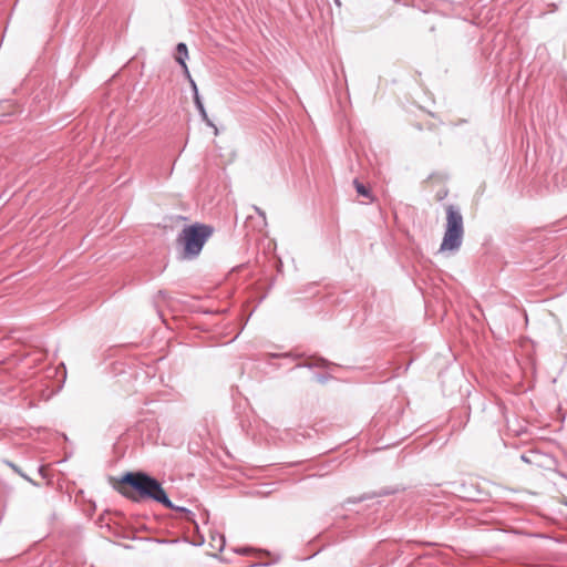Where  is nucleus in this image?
Segmentation results:
<instances>
[{"label": "nucleus", "instance_id": "nucleus-1", "mask_svg": "<svg viewBox=\"0 0 567 567\" xmlns=\"http://www.w3.org/2000/svg\"><path fill=\"white\" fill-rule=\"evenodd\" d=\"M118 492L132 499L133 502H141L143 499H152L165 506L166 508L174 509L185 514V517L190 520L193 513L186 507L174 505L161 483L154 477L143 472H127L120 480Z\"/></svg>", "mask_w": 567, "mask_h": 567}, {"label": "nucleus", "instance_id": "nucleus-2", "mask_svg": "<svg viewBox=\"0 0 567 567\" xmlns=\"http://www.w3.org/2000/svg\"><path fill=\"white\" fill-rule=\"evenodd\" d=\"M212 234L213 228L204 224L196 223L184 227L176 238V244L182 247V258L188 260L196 258Z\"/></svg>", "mask_w": 567, "mask_h": 567}, {"label": "nucleus", "instance_id": "nucleus-3", "mask_svg": "<svg viewBox=\"0 0 567 567\" xmlns=\"http://www.w3.org/2000/svg\"><path fill=\"white\" fill-rule=\"evenodd\" d=\"M446 226L440 251H457L463 243V216L454 205L446 206Z\"/></svg>", "mask_w": 567, "mask_h": 567}, {"label": "nucleus", "instance_id": "nucleus-4", "mask_svg": "<svg viewBox=\"0 0 567 567\" xmlns=\"http://www.w3.org/2000/svg\"><path fill=\"white\" fill-rule=\"evenodd\" d=\"M176 62L181 64V66H185L186 60L188 59L187 45L183 42L178 43L176 47Z\"/></svg>", "mask_w": 567, "mask_h": 567}, {"label": "nucleus", "instance_id": "nucleus-5", "mask_svg": "<svg viewBox=\"0 0 567 567\" xmlns=\"http://www.w3.org/2000/svg\"><path fill=\"white\" fill-rule=\"evenodd\" d=\"M194 103L196 105V109L198 110L203 121L208 125V126H214V123L209 120L208 115H207V112L205 110V106L202 102V99L199 96V94H196V96H194Z\"/></svg>", "mask_w": 567, "mask_h": 567}, {"label": "nucleus", "instance_id": "nucleus-6", "mask_svg": "<svg viewBox=\"0 0 567 567\" xmlns=\"http://www.w3.org/2000/svg\"><path fill=\"white\" fill-rule=\"evenodd\" d=\"M353 184L359 195L372 200L371 192L362 183H360L358 179H354Z\"/></svg>", "mask_w": 567, "mask_h": 567}, {"label": "nucleus", "instance_id": "nucleus-7", "mask_svg": "<svg viewBox=\"0 0 567 567\" xmlns=\"http://www.w3.org/2000/svg\"><path fill=\"white\" fill-rule=\"evenodd\" d=\"M189 83H190V86H192V90H193L194 96H196V94H199V93H198V89H197V85H196L195 81H194L193 79H190Z\"/></svg>", "mask_w": 567, "mask_h": 567}, {"label": "nucleus", "instance_id": "nucleus-8", "mask_svg": "<svg viewBox=\"0 0 567 567\" xmlns=\"http://www.w3.org/2000/svg\"><path fill=\"white\" fill-rule=\"evenodd\" d=\"M182 68H183L185 76L188 79V81H190L192 76H190V73L188 71L187 64L185 63V66H182Z\"/></svg>", "mask_w": 567, "mask_h": 567}, {"label": "nucleus", "instance_id": "nucleus-9", "mask_svg": "<svg viewBox=\"0 0 567 567\" xmlns=\"http://www.w3.org/2000/svg\"><path fill=\"white\" fill-rule=\"evenodd\" d=\"M254 208L262 218H265V213L260 208H258V207H254Z\"/></svg>", "mask_w": 567, "mask_h": 567}, {"label": "nucleus", "instance_id": "nucleus-10", "mask_svg": "<svg viewBox=\"0 0 567 567\" xmlns=\"http://www.w3.org/2000/svg\"><path fill=\"white\" fill-rule=\"evenodd\" d=\"M238 551H239V553H241V554H246V553H248V549H247V548H244V549H240V550H238Z\"/></svg>", "mask_w": 567, "mask_h": 567}, {"label": "nucleus", "instance_id": "nucleus-11", "mask_svg": "<svg viewBox=\"0 0 567 567\" xmlns=\"http://www.w3.org/2000/svg\"><path fill=\"white\" fill-rule=\"evenodd\" d=\"M334 2H336V4H337V6H340V4H341V3H340V0H334Z\"/></svg>", "mask_w": 567, "mask_h": 567}]
</instances>
